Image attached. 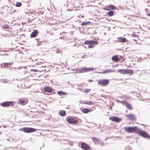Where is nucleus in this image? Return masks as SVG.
I'll use <instances>...</instances> for the list:
<instances>
[{"label":"nucleus","mask_w":150,"mask_h":150,"mask_svg":"<svg viewBox=\"0 0 150 150\" xmlns=\"http://www.w3.org/2000/svg\"><path fill=\"white\" fill-rule=\"evenodd\" d=\"M38 70L37 69H34L33 70L34 71H37Z\"/></svg>","instance_id":"38"},{"label":"nucleus","mask_w":150,"mask_h":150,"mask_svg":"<svg viewBox=\"0 0 150 150\" xmlns=\"http://www.w3.org/2000/svg\"><path fill=\"white\" fill-rule=\"evenodd\" d=\"M136 133L142 137L150 139V136L146 132L142 130H138Z\"/></svg>","instance_id":"1"},{"label":"nucleus","mask_w":150,"mask_h":150,"mask_svg":"<svg viewBox=\"0 0 150 150\" xmlns=\"http://www.w3.org/2000/svg\"><path fill=\"white\" fill-rule=\"evenodd\" d=\"M147 15H148L149 16H150V13H148V14H147Z\"/></svg>","instance_id":"40"},{"label":"nucleus","mask_w":150,"mask_h":150,"mask_svg":"<svg viewBox=\"0 0 150 150\" xmlns=\"http://www.w3.org/2000/svg\"><path fill=\"white\" fill-rule=\"evenodd\" d=\"M112 61L115 62H117L119 61L120 59H119L118 56L116 55H114L112 58Z\"/></svg>","instance_id":"17"},{"label":"nucleus","mask_w":150,"mask_h":150,"mask_svg":"<svg viewBox=\"0 0 150 150\" xmlns=\"http://www.w3.org/2000/svg\"><path fill=\"white\" fill-rule=\"evenodd\" d=\"M85 104L91 105L93 104V102L91 101H89L88 102H86Z\"/></svg>","instance_id":"33"},{"label":"nucleus","mask_w":150,"mask_h":150,"mask_svg":"<svg viewBox=\"0 0 150 150\" xmlns=\"http://www.w3.org/2000/svg\"><path fill=\"white\" fill-rule=\"evenodd\" d=\"M19 101L21 104L25 102V100L23 99H20L19 100Z\"/></svg>","instance_id":"30"},{"label":"nucleus","mask_w":150,"mask_h":150,"mask_svg":"<svg viewBox=\"0 0 150 150\" xmlns=\"http://www.w3.org/2000/svg\"><path fill=\"white\" fill-rule=\"evenodd\" d=\"M85 67L79 70L80 73H83L85 72Z\"/></svg>","instance_id":"29"},{"label":"nucleus","mask_w":150,"mask_h":150,"mask_svg":"<svg viewBox=\"0 0 150 150\" xmlns=\"http://www.w3.org/2000/svg\"><path fill=\"white\" fill-rule=\"evenodd\" d=\"M143 125V126H144V125H143V124H142V125Z\"/></svg>","instance_id":"41"},{"label":"nucleus","mask_w":150,"mask_h":150,"mask_svg":"<svg viewBox=\"0 0 150 150\" xmlns=\"http://www.w3.org/2000/svg\"><path fill=\"white\" fill-rule=\"evenodd\" d=\"M109 83V81L107 79L99 80L98 81V83L99 85L103 86H105L107 85Z\"/></svg>","instance_id":"4"},{"label":"nucleus","mask_w":150,"mask_h":150,"mask_svg":"<svg viewBox=\"0 0 150 150\" xmlns=\"http://www.w3.org/2000/svg\"><path fill=\"white\" fill-rule=\"evenodd\" d=\"M125 70L124 69H120L118 70L117 72L121 74H125Z\"/></svg>","instance_id":"19"},{"label":"nucleus","mask_w":150,"mask_h":150,"mask_svg":"<svg viewBox=\"0 0 150 150\" xmlns=\"http://www.w3.org/2000/svg\"><path fill=\"white\" fill-rule=\"evenodd\" d=\"M115 71V70H105L103 71V74H105V73H108L110 72H114Z\"/></svg>","instance_id":"23"},{"label":"nucleus","mask_w":150,"mask_h":150,"mask_svg":"<svg viewBox=\"0 0 150 150\" xmlns=\"http://www.w3.org/2000/svg\"><path fill=\"white\" fill-rule=\"evenodd\" d=\"M81 147L84 150H90L92 149L90 146L85 143H82L81 144Z\"/></svg>","instance_id":"5"},{"label":"nucleus","mask_w":150,"mask_h":150,"mask_svg":"<svg viewBox=\"0 0 150 150\" xmlns=\"http://www.w3.org/2000/svg\"><path fill=\"white\" fill-rule=\"evenodd\" d=\"M126 116L128 119L130 120H136V117L134 115L132 114L127 115Z\"/></svg>","instance_id":"10"},{"label":"nucleus","mask_w":150,"mask_h":150,"mask_svg":"<svg viewBox=\"0 0 150 150\" xmlns=\"http://www.w3.org/2000/svg\"><path fill=\"white\" fill-rule=\"evenodd\" d=\"M2 28H3H3H9L8 25L7 24H5V25H3L2 26Z\"/></svg>","instance_id":"31"},{"label":"nucleus","mask_w":150,"mask_h":150,"mask_svg":"<svg viewBox=\"0 0 150 150\" xmlns=\"http://www.w3.org/2000/svg\"><path fill=\"white\" fill-rule=\"evenodd\" d=\"M67 121L70 124H76L77 123V122L73 118H69L67 120Z\"/></svg>","instance_id":"9"},{"label":"nucleus","mask_w":150,"mask_h":150,"mask_svg":"<svg viewBox=\"0 0 150 150\" xmlns=\"http://www.w3.org/2000/svg\"><path fill=\"white\" fill-rule=\"evenodd\" d=\"M38 33V32L37 30H34L30 35L31 38L35 37Z\"/></svg>","instance_id":"14"},{"label":"nucleus","mask_w":150,"mask_h":150,"mask_svg":"<svg viewBox=\"0 0 150 150\" xmlns=\"http://www.w3.org/2000/svg\"><path fill=\"white\" fill-rule=\"evenodd\" d=\"M23 132L26 133L33 132L36 131V129L28 127H23Z\"/></svg>","instance_id":"6"},{"label":"nucleus","mask_w":150,"mask_h":150,"mask_svg":"<svg viewBox=\"0 0 150 150\" xmlns=\"http://www.w3.org/2000/svg\"><path fill=\"white\" fill-rule=\"evenodd\" d=\"M107 10H109V9H107Z\"/></svg>","instance_id":"42"},{"label":"nucleus","mask_w":150,"mask_h":150,"mask_svg":"<svg viewBox=\"0 0 150 150\" xmlns=\"http://www.w3.org/2000/svg\"><path fill=\"white\" fill-rule=\"evenodd\" d=\"M129 150H131V149H129Z\"/></svg>","instance_id":"44"},{"label":"nucleus","mask_w":150,"mask_h":150,"mask_svg":"<svg viewBox=\"0 0 150 150\" xmlns=\"http://www.w3.org/2000/svg\"><path fill=\"white\" fill-rule=\"evenodd\" d=\"M108 14L109 16H112L114 15V13L112 11H110L108 12Z\"/></svg>","instance_id":"27"},{"label":"nucleus","mask_w":150,"mask_h":150,"mask_svg":"<svg viewBox=\"0 0 150 150\" xmlns=\"http://www.w3.org/2000/svg\"><path fill=\"white\" fill-rule=\"evenodd\" d=\"M22 4L20 2H17L16 3V6L17 7H20L21 6Z\"/></svg>","instance_id":"28"},{"label":"nucleus","mask_w":150,"mask_h":150,"mask_svg":"<svg viewBox=\"0 0 150 150\" xmlns=\"http://www.w3.org/2000/svg\"><path fill=\"white\" fill-rule=\"evenodd\" d=\"M109 119L112 121L119 122L122 120V119L120 118H118L117 117H110Z\"/></svg>","instance_id":"8"},{"label":"nucleus","mask_w":150,"mask_h":150,"mask_svg":"<svg viewBox=\"0 0 150 150\" xmlns=\"http://www.w3.org/2000/svg\"><path fill=\"white\" fill-rule=\"evenodd\" d=\"M124 102L127 108L128 109L130 110H131L133 109L132 107L130 104L128 103L126 101H125Z\"/></svg>","instance_id":"13"},{"label":"nucleus","mask_w":150,"mask_h":150,"mask_svg":"<svg viewBox=\"0 0 150 150\" xmlns=\"http://www.w3.org/2000/svg\"><path fill=\"white\" fill-rule=\"evenodd\" d=\"M14 102L13 101H6L1 103L0 105L4 107H11L13 105Z\"/></svg>","instance_id":"3"},{"label":"nucleus","mask_w":150,"mask_h":150,"mask_svg":"<svg viewBox=\"0 0 150 150\" xmlns=\"http://www.w3.org/2000/svg\"><path fill=\"white\" fill-rule=\"evenodd\" d=\"M0 134H1V133L0 132Z\"/></svg>","instance_id":"43"},{"label":"nucleus","mask_w":150,"mask_h":150,"mask_svg":"<svg viewBox=\"0 0 150 150\" xmlns=\"http://www.w3.org/2000/svg\"><path fill=\"white\" fill-rule=\"evenodd\" d=\"M124 129L127 132L132 133L138 130V128L137 127H125Z\"/></svg>","instance_id":"2"},{"label":"nucleus","mask_w":150,"mask_h":150,"mask_svg":"<svg viewBox=\"0 0 150 150\" xmlns=\"http://www.w3.org/2000/svg\"><path fill=\"white\" fill-rule=\"evenodd\" d=\"M91 22H83L81 23V25H88L90 24Z\"/></svg>","instance_id":"26"},{"label":"nucleus","mask_w":150,"mask_h":150,"mask_svg":"<svg viewBox=\"0 0 150 150\" xmlns=\"http://www.w3.org/2000/svg\"><path fill=\"white\" fill-rule=\"evenodd\" d=\"M108 8H109V9L115 10L116 9V7L113 5H109L108 6Z\"/></svg>","instance_id":"21"},{"label":"nucleus","mask_w":150,"mask_h":150,"mask_svg":"<svg viewBox=\"0 0 150 150\" xmlns=\"http://www.w3.org/2000/svg\"><path fill=\"white\" fill-rule=\"evenodd\" d=\"M134 72V70H132L126 69L125 74H129L131 75L133 74Z\"/></svg>","instance_id":"15"},{"label":"nucleus","mask_w":150,"mask_h":150,"mask_svg":"<svg viewBox=\"0 0 150 150\" xmlns=\"http://www.w3.org/2000/svg\"><path fill=\"white\" fill-rule=\"evenodd\" d=\"M11 63H4L3 64V67L4 68H8L12 65Z\"/></svg>","instance_id":"18"},{"label":"nucleus","mask_w":150,"mask_h":150,"mask_svg":"<svg viewBox=\"0 0 150 150\" xmlns=\"http://www.w3.org/2000/svg\"><path fill=\"white\" fill-rule=\"evenodd\" d=\"M79 102L81 104H85V103H86V102H85L84 101H83V100H80L79 101Z\"/></svg>","instance_id":"35"},{"label":"nucleus","mask_w":150,"mask_h":150,"mask_svg":"<svg viewBox=\"0 0 150 150\" xmlns=\"http://www.w3.org/2000/svg\"><path fill=\"white\" fill-rule=\"evenodd\" d=\"M93 81V80H91V79H90V80H88V81L90 82H92Z\"/></svg>","instance_id":"36"},{"label":"nucleus","mask_w":150,"mask_h":150,"mask_svg":"<svg viewBox=\"0 0 150 150\" xmlns=\"http://www.w3.org/2000/svg\"><path fill=\"white\" fill-rule=\"evenodd\" d=\"M117 39L119 42H125L127 41L126 38L123 37H119Z\"/></svg>","instance_id":"12"},{"label":"nucleus","mask_w":150,"mask_h":150,"mask_svg":"<svg viewBox=\"0 0 150 150\" xmlns=\"http://www.w3.org/2000/svg\"><path fill=\"white\" fill-rule=\"evenodd\" d=\"M45 90L47 92L50 93L52 90V88L50 86H47L44 88Z\"/></svg>","instance_id":"16"},{"label":"nucleus","mask_w":150,"mask_h":150,"mask_svg":"<svg viewBox=\"0 0 150 150\" xmlns=\"http://www.w3.org/2000/svg\"><path fill=\"white\" fill-rule=\"evenodd\" d=\"M94 45H89L88 47V48H93L94 47Z\"/></svg>","instance_id":"34"},{"label":"nucleus","mask_w":150,"mask_h":150,"mask_svg":"<svg viewBox=\"0 0 150 150\" xmlns=\"http://www.w3.org/2000/svg\"><path fill=\"white\" fill-rule=\"evenodd\" d=\"M12 32L11 31V30H9V33H10V34H8V35H9V34L10 35H11V33H12Z\"/></svg>","instance_id":"37"},{"label":"nucleus","mask_w":150,"mask_h":150,"mask_svg":"<svg viewBox=\"0 0 150 150\" xmlns=\"http://www.w3.org/2000/svg\"><path fill=\"white\" fill-rule=\"evenodd\" d=\"M92 140L94 142L95 144H99L101 142V140L98 138L93 137L92 138Z\"/></svg>","instance_id":"11"},{"label":"nucleus","mask_w":150,"mask_h":150,"mask_svg":"<svg viewBox=\"0 0 150 150\" xmlns=\"http://www.w3.org/2000/svg\"><path fill=\"white\" fill-rule=\"evenodd\" d=\"M82 111L84 113H88L90 112V110L88 108H84L83 109Z\"/></svg>","instance_id":"25"},{"label":"nucleus","mask_w":150,"mask_h":150,"mask_svg":"<svg viewBox=\"0 0 150 150\" xmlns=\"http://www.w3.org/2000/svg\"><path fill=\"white\" fill-rule=\"evenodd\" d=\"M57 94L59 95V96H61L62 95H66L67 94V93L62 91H59L57 92Z\"/></svg>","instance_id":"22"},{"label":"nucleus","mask_w":150,"mask_h":150,"mask_svg":"<svg viewBox=\"0 0 150 150\" xmlns=\"http://www.w3.org/2000/svg\"><path fill=\"white\" fill-rule=\"evenodd\" d=\"M98 44V42L97 41H94L93 40H86L84 42V44L86 45H96Z\"/></svg>","instance_id":"7"},{"label":"nucleus","mask_w":150,"mask_h":150,"mask_svg":"<svg viewBox=\"0 0 150 150\" xmlns=\"http://www.w3.org/2000/svg\"><path fill=\"white\" fill-rule=\"evenodd\" d=\"M93 68L85 67V72L93 71Z\"/></svg>","instance_id":"24"},{"label":"nucleus","mask_w":150,"mask_h":150,"mask_svg":"<svg viewBox=\"0 0 150 150\" xmlns=\"http://www.w3.org/2000/svg\"><path fill=\"white\" fill-rule=\"evenodd\" d=\"M91 91V89H85L83 92L85 93H88L90 92Z\"/></svg>","instance_id":"32"},{"label":"nucleus","mask_w":150,"mask_h":150,"mask_svg":"<svg viewBox=\"0 0 150 150\" xmlns=\"http://www.w3.org/2000/svg\"><path fill=\"white\" fill-rule=\"evenodd\" d=\"M104 145V144H103V143H101V145Z\"/></svg>","instance_id":"39"},{"label":"nucleus","mask_w":150,"mask_h":150,"mask_svg":"<svg viewBox=\"0 0 150 150\" xmlns=\"http://www.w3.org/2000/svg\"><path fill=\"white\" fill-rule=\"evenodd\" d=\"M59 114L62 116H64L66 115V112L64 110H60L59 112Z\"/></svg>","instance_id":"20"}]
</instances>
